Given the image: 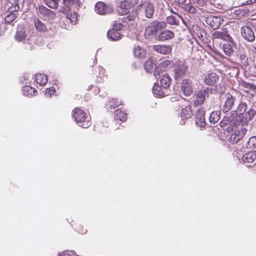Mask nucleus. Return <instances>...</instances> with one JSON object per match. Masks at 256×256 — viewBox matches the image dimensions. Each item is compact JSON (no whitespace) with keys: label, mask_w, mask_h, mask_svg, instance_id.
Segmentation results:
<instances>
[{"label":"nucleus","mask_w":256,"mask_h":256,"mask_svg":"<svg viewBox=\"0 0 256 256\" xmlns=\"http://www.w3.org/2000/svg\"><path fill=\"white\" fill-rule=\"evenodd\" d=\"M83 128H88V127H84Z\"/></svg>","instance_id":"nucleus-63"},{"label":"nucleus","mask_w":256,"mask_h":256,"mask_svg":"<svg viewBox=\"0 0 256 256\" xmlns=\"http://www.w3.org/2000/svg\"><path fill=\"white\" fill-rule=\"evenodd\" d=\"M23 94L26 96H34L37 93L34 88L30 86H24L22 87Z\"/></svg>","instance_id":"nucleus-37"},{"label":"nucleus","mask_w":256,"mask_h":256,"mask_svg":"<svg viewBox=\"0 0 256 256\" xmlns=\"http://www.w3.org/2000/svg\"><path fill=\"white\" fill-rule=\"evenodd\" d=\"M241 32L242 36L248 41L252 42L254 40V32L249 26H243L241 28Z\"/></svg>","instance_id":"nucleus-17"},{"label":"nucleus","mask_w":256,"mask_h":256,"mask_svg":"<svg viewBox=\"0 0 256 256\" xmlns=\"http://www.w3.org/2000/svg\"><path fill=\"white\" fill-rule=\"evenodd\" d=\"M256 2V0H248L246 2V4H254Z\"/></svg>","instance_id":"nucleus-57"},{"label":"nucleus","mask_w":256,"mask_h":256,"mask_svg":"<svg viewBox=\"0 0 256 256\" xmlns=\"http://www.w3.org/2000/svg\"><path fill=\"white\" fill-rule=\"evenodd\" d=\"M74 2V0H63V4L64 6L63 12H65L70 11Z\"/></svg>","instance_id":"nucleus-40"},{"label":"nucleus","mask_w":256,"mask_h":256,"mask_svg":"<svg viewBox=\"0 0 256 256\" xmlns=\"http://www.w3.org/2000/svg\"><path fill=\"white\" fill-rule=\"evenodd\" d=\"M76 229L78 232L81 234H84L87 232V230L86 228H84L82 226L80 227V226H78V227Z\"/></svg>","instance_id":"nucleus-53"},{"label":"nucleus","mask_w":256,"mask_h":256,"mask_svg":"<svg viewBox=\"0 0 256 256\" xmlns=\"http://www.w3.org/2000/svg\"><path fill=\"white\" fill-rule=\"evenodd\" d=\"M186 0H174V2L178 4H182L186 2Z\"/></svg>","instance_id":"nucleus-56"},{"label":"nucleus","mask_w":256,"mask_h":256,"mask_svg":"<svg viewBox=\"0 0 256 256\" xmlns=\"http://www.w3.org/2000/svg\"><path fill=\"white\" fill-rule=\"evenodd\" d=\"M95 11L100 14H106L108 12V7L104 2H98L95 5Z\"/></svg>","instance_id":"nucleus-24"},{"label":"nucleus","mask_w":256,"mask_h":256,"mask_svg":"<svg viewBox=\"0 0 256 256\" xmlns=\"http://www.w3.org/2000/svg\"><path fill=\"white\" fill-rule=\"evenodd\" d=\"M130 4V6L132 8L138 4V0H126Z\"/></svg>","instance_id":"nucleus-55"},{"label":"nucleus","mask_w":256,"mask_h":256,"mask_svg":"<svg viewBox=\"0 0 256 256\" xmlns=\"http://www.w3.org/2000/svg\"><path fill=\"white\" fill-rule=\"evenodd\" d=\"M183 8L186 11L192 14H196V9L194 8V7H192L191 4H190V2L189 3L184 4Z\"/></svg>","instance_id":"nucleus-47"},{"label":"nucleus","mask_w":256,"mask_h":256,"mask_svg":"<svg viewBox=\"0 0 256 256\" xmlns=\"http://www.w3.org/2000/svg\"><path fill=\"white\" fill-rule=\"evenodd\" d=\"M158 71H155L154 72V75L156 78H158L157 76H159V74L156 73Z\"/></svg>","instance_id":"nucleus-60"},{"label":"nucleus","mask_w":256,"mask_h":256,"mask_svg":"<svg viewBox=\"0 0 256 256\" xmlns=\"http://www.w3.org/2000/svg\"><path fill=\"white\" fill-rule=\"evenodd\" d=\"M256 158V151L250 152L244 154L242 156V160L244 162H252Z\"/></svg>","instance_id":"nucleus-33"},{"label":"nucleus","mask_w":256,"mask_h":256,"mask_svg":"<svg viewBox=\"0 0 256 256\" xmlns=\"http://www.w3.org/2000/svg\"><path fill=\"white\" fill-rule=\"evenodd\" d=\"M130 4L126 0L121 1L120 5L117 7L118 14L120 16L128 14L130 9L132 8Z\"/></svg>","instance_id":"nucleus-18"},{"label":"nucleus","mask_w":256,"mask_h":256,"mask_svg":"<svg viewBox=\"0 0 256 256\" xmlns=\"http://www.w3.org/2000/svg\"><path fill=\"white\" fill-rule=\"evenodd\" d=\"M59 256H78L74 252H64Z\"/></svg>","instance_id":"nucleus-52"},{"label":"nucleus","mask_w":256,"mask_h":256,"mask_svg":"<svg viewBox=\"0 0 256 256\" xmlns=\"http://www.w3.org/2000/svg\"><path fill=\"white\" fill-rule=\"evenodd\" d=\"M26 36V31L24 28H21L17 30L15 35V38L18 41L20 42L25 40Z\"/></svg>","instance_id":"nucleus-39"},{"label":"nucleus","mask_w":256,"mask_h":256,"mask_svg":"<svg viewBox=\"0 0 256 256\" xmlns=\"http://www.w3.org/2000/svg\"><path fill=\"white\" fill-rule=\"evenodd\" d=\"M181 90L186 96H190L194 92V86L190 78H184L181 82Z\"/></svg>","instance_id":"nucleus-8"},{"label":"nucleus","mask_w":256,"mask_h":256,"mask_svg":"<svg viewBox=\"0 0 256 256\" xmlns=\"http://www.w3.org/2000/svg\"><path fill=\"white\" fill-rule=\"evenodd\" d=\"M152 92L154 95L158 98H162L166 96L162 88L156 83L153 86Z\"/></svg>","instance_id":"nucleus-35"},{"label":"nucleus","mask_w":256,"mask_h":256,"mask_svg":"<svg viewBox=\"0 0 256 256\" xmlns=\"http://www.w3.org/2000/svg\"><path fill=\"white\" fill-rule=\"evenodd\" d=\"M188 70V66L184 62H178V64L175 66L174 70L176 78L178 79L184 76Z\"/></svg>","instance_id":"nucleus-13"},{"label":"nucleus","mask_w":256,"mask_h":256,"mask_svg":"<svg viewBox=\"0 0 256 256\" xmlns=\"http://www.w3.org/2000/svg\"><path fill=\"white\" fill-rule=\"evenodd\" d=\"M107 36L111 40L116 41L122 38V34L114 29H110L107 32Z\"/></svg>","instance_id":"nucleus-23"},{"label":"nucleus","mask_w":256,"mask_h":256,"mask_svg":"<svg viewBox=\"0 0 256 256\" xmlns=\"http://www.w3.org/2000/svg\"><path fill=\"white\" fill-rule=\"evenodd\" d=\"M123 28V25L120 23L114 22L113 24L112 29H114L118 31L121 30Z\"/></svg>","instance_id":"nucleus-51"},{"label":"nucleus","mask_w":256,"mask_h":256,"mask_svg":"<svg viewBox=\"0 0 256 256\" xmlns=\"http://www.w3.org/2000/svg\"><path fill=\"white\" fill-rule=\"evenodd\" d=\"M192 115V110L191 106L188 105L182 108L180 113V117L182 118L180 122V124H184L186 122V120H187L188 118H190Z\"/></svg>","instance_id":"nucleus-15"},{"label":"nucleus","mask_w":256,"mask_h":256,"mask_svg":"<svg viewBox=\"0 0 256 256\" xmlns=\"http://www.w3.org/2000/svg\"><path fill=\"white\" fill-rule=\"evenodd\" d=\"M134 54L136 58L143 59L146 58V52L145 50L138 46L134 49Z\"/></svg>","instance_id":"nucleus-28"},{"label":"nucleus","mask_w":256,"mask_h":256,"mask_svg":"<svg viewBox=\"0 0 256 256\" xmlns=\"http://www.w3.org/2000/svg\"><path fill=\"white\" fill-rule=\"evenodd\" d=\"M174 37V33L170 30H165L160 33L158 36V40L164 41Z\"/></svg>","instance_id":"nucleus-26"},{"label":"nucleus","mask_w":256,"mask_h":256,"mask_svg":"<svg viewBox=\"0 0 256 256\" xmlns=\"http://www.w3.org/2000/svg\"><path fill=\"white\" fill-rule=\"evenodd\" d=\"M172 62L168 60H164L160 62L159 65V68L162 71H165V70L172 64Z\"/></svg>","instance_id":"nucleus-45"},{"label":"nucleus","mask_w":256,"mask_h":256,"mask_svg":"<svg viewBox=\"0 0 256 256\" xmlns=\"http://www.w3.org/2000/svg\"><path fill=\"white\" fill-rule=\"evenodd\" d=\"M156 66L154 58L150 57L145 62L144 68L147 72H152Z\"/></svg>","instance_id":"nucleus-25"},{"label":"nucleus","mask_w":256,"mask_h":256,"mask_svg":"<svg viewBox=\"0 0 256 256\" xmlns=\"http://www.w3.org/2000/svg\"><path fill=\"white\" fill-rule=\"evenodd\" d=\"M104 69L100 66L95 68L94 69V75L96 76V80L98 82H102V80L104 78Z\"/></svg>","instance_id":"nucleus-29"},{"label":"nucleus","mask_w":256,"mask_h":256,"mask_svg":"<svg viewBox=\"0 0 256 256\" xmlns=\"http://www.w3.org/2000/svg\"><path fill=\"white\" fill-rule=\"evenodd\" d=\"M36 14L38 16L44 19H54L56 18L55 13L45 6L39 5L36 8Z\"/></svg>","instance_id":"nucleus-6"},{"label":"nucleus","mask_w":256,"mask_h":256,"mask_svg":"<svg viewBox=\"0 0 256 256\" xmlns=\"http://www.w3.org/2000/svg\"><path fill=\"white\" fill-rule=\"evenodd\" d=\"M222 48L224 53L228 56H230L233 52L232 48L229 44H223Z\"/></svg>","instance_id":"nucleus-41"},{"label":"nucleus","mask_w":256,"mask_h":256,"mask_svg":"<svg viewBox=\"0 0 256 256\" xmlns=\"http://www.w3.org/2000/svg\"><path fill=\"white\" fill-rule=\"evenodd\" d=\"M138 18V13L136 10H132L128 12L126 16L123 18V20L126 22H135Z\"/></svg>","instance_id":"nucleus-36"},{"label":"nucleus","mask_w":256,"mask_h":256,"mask_svg":"<svg viewBox=\"0 0 256 256\" xmlns=\"http://www.w3.org/2000/svg\"><path fill=\"white\" fill-rule=\"evenodd\" d=\"M171 12H172L174 14H176V16H168L166 19V23H168L171 25H177L179 23L178 19L182 18L180 14L174 12L172 10H171Z\"/></svg>","instance_id":"nucleus-30"},{"label":"nucleus","mask_w":256,"mask_h":256,"mask_svg":"<svg viewBox=\"0 0 256 256\" xmlns=\"http://www.w3.org/2000/svg\"><path fill=\"white\" fill-rule=\"evenodd\" d=\"M246 147L249 149H254L256 147V136H252L249 138L246 144Z\"/></svg>","instance_id":"nucleus-42"},{"label":"nucleus","mask_w":256,"mask_h":256,"mask_svg":"<svg viewBox=\"0 0 256 256\" xmlns=\"http://www.w3.org/2000/svg\"><path fill=\"white\" fill-rule=\"evenodd\" d=\"M164 0L168 2L170 1V0Z\"/></svg>","instance_id":"nucleus-62"},{"label":"nucleus","mask_w":256,"mask_h":256,"mask_svg":"<svg viewBox=\"0 0 256 256\" xmlns=\"http://www.w3.org/2000/svg\"><path fill=\"white\" fill-rule=\"evenodd\" d=\"M72 116L77 124L82 123L88 118L86 112L78 108H76L72 111Z\"/></svg>","instance_id":"nucleus-10"},{"label":"nucleus","mask_w":256,"mask_h":256,"mask_svg":"<svg viewBox=\"0 0 256 256\" xmlns=\"http://www.w3.org/2000/svg\"><path fill=\"white\" fill-rule=\"evenodd\" d=\"M230 129H217L216 131L218 137L221 140H226L230 136Z\"/></svg>","instance_id":"nucleus-27"},{"label":"nucleus","mask_w":256,"mask_h":256,"mask_svg":"<svg viewBox=\"0 0 256 256\" xmlns=\"http://www.w3.org/2000/svg\"><path fill=\"white\" fill-rule=\"evenodd\" d=\"M208 96V88L196 91L193 95L194 105L197 107L202 104L206 100V96Z\"/></svg>","instance_id":"nucleus-4"},{"label":"nucleus","mask_w":256,"mask_h":256,"mask_svg":"<svg viewBox=\"0 0 256 256\" xmlns=\"http://www.w3.org/2000/svg\"><path fill=\"white\" fill-rule=\"evenodd\" d=\"M254 48L255 50V52H256V44H255V46H254Z\"/></svg>","instance_id":"nucleus-61"},{"label":"nucleus","mask_w":256,"mask_h":256,"mask_svg":"<svg viewBox=\"0 0 256 256\" xmlns=\"http://www.w3.org/2000/svg\"><path fill=\"white\" fill-rule=\"evenodd\" d=\"M214 52L218 56H220V57L222 56V54L220 52H219L218 51H214Z\"/></svg>","instance_id":"nucleus-59"},{"label":"nucleus","mask_w":256,"mask_h":256,"mask_svg":"<svg viewBox=\"0 0 256 256\" xmlns=\"http://www.w3.org/2000/svg\"><path fill=\"white\" fill-rule=\"evenodd\" d=\"M121 104V102H120L118 98H112L110 100L108 108L110 109H113Z\"/></svg>","instance_id":"nucleus-43"},{"label":"nucleus","mask_w":256,"mask_h":256,"mask_svg":"<svg viewBox=\"0 0 256 256\" xmlns=\"http://www.w3.org/2000/svg\"><path fill=\"white\" fill-rule=\"evenodd\" d=\"M56 89L54 87L52 86L46 88L45 90V95L48 97H50L54 94Z\"/></svg>","instance_id":"nucleus-50"},{"label":"nucleus","mask_w":256,"mask_h":256,"mask_svg":"<svg viewBox=\"0 0 256 256\" xmlns=\"http://www.w3.org/2000/svg\"><path fill=\"white\" fill-rule=\"evenodd\" d=\"M242 85L244 87L256 90V83H250L245 81L242 82Z\"/></svg>","instance_id":"nucleus-48"},{"label":"nucleus","mask_w":256,"mask_h":256,"mask_svg":"<svg viewBox=\"0 0 256 256\" xmlns=\"http://www.w3.org/2000/svg\"><path fill=\"white\" fill-rule=\"evenodd\" d=\"M205 113L204 109L202 108L198 109L196 116V124L197 126L204 128L206 126Z\"/></svg>","instance_id":"nucleus-14"},{"label":"nucleus","mask_w":256,"mask_h":256,"mask_svg":"<svg viewBox=\"0 0 256 256\" xmlns=\"http://www.w3.org/2000/svg\"><path fill=\"white\" fill-rule=\"evenodd\" d=\"M138 8L144 14L146 18H151L152 17L154 14V7L152 2H145L139 5Z\"/></svg>","instance_id":"nucleus-7"},{"label":"nucleus","mask_w":256,"mask_h":256,"mask_svg":"<svg viewBox=\"0 0 256 256\" xmlns=\"http://www.w3.org/2000/svg\"><path fill=\"white\" fill-rule=\"evenodd\" d=\"M58 0H44V2L48 7L51 8H58Z\"/></svg>","instance_id":"nucleus-46"},{"label":"nucleus","mask_w":256,"mask_h":256,"mask_svg":"<svg viewBox=\"0 0 256 256\" xmlns=\"http://www.w3.org/2000/svg\"><path fill=\"white\" fill-rule=\"evenodd\" d=\"M248 106L244 102H240L236 110L234 112L236 116H233L228 121H230V126H244L248 125L256 114V110L250 108L247 112Z\"/></svg>","instance_id":"nucleus-1"},{"label":"nucleus","mask_w":256,"mask_h":256,"mask_svg":"<svg viewBox=\"0 0 256 256\" xmlns=\"http://www.w3.org/2000/svg\"><path fill=\"white\" fill-rule=\"evenodd\" d=\"M220 119V112L214 111L210 116V124H215Z\"/></svg>","instance_id":"nucleus-38"},{"label":"nucleus","mask_w":256,"mask_h":256,"mask_svg":"<svg viewBox=\"0 0 256 256\" xmlns=\"http://www.w3.org/2000/svg\"><path fill=\"white\" fill-rule=\"evenodd\" d=\"M34 23L36 29L40 32H44L46 30L47 28L39 18H35L34 20Z\"/></svg>","instance_id":"nucleus-34"},{"label":"nucleus","mask_w":256,"mask_h":256,"mask_svg":"<svg viewBox=\"0 0 256 256\" xmlns=\"http://www.w3.org/2000/svg\"><path fill=\"white\" fill-rule=\"evenodd\" d=\"M232 118V116H230V117L224 116L223 120H222L220 123V126L221 127H224V126H226L228 125V126H230L235 127L234 126H230V121L229 120L228 121V120H230Z\"/></svg>","instance_id":"nucleus-49"},{"label":"nucleus","mask_w":256,"mask_h":256,"mask_svg":"<svg viewBox=\"0 0 256 256\" xmlns=\"http://www.w3.org/2000/svg\"><path fill=\"white\" fill-rule=\"evenodd\" d=\"M128 113L126 110H122L119 108L114 112V119L116 121H119L120 122H125L127 119Z\"/></svg>","instance_id":"nucleus-20"},{"label":"nucleus","mask_w":256,"mask_h":256,"mask_svg":"<svg viewBox=\"0 0 256 256\" xmlns=\"http://www.w3.org/2000/svg\"><path fill=\"white\" fill-rule=\"evenodd\" d=\"M219 80V76L215 72H210L204 76L203 82L208 86H213Z\"/></svg>","instance_id":"nucleus-16"},{"label":"nucleus","mask_w":256,"mask_h":256,"mask_svg":"<svg viewBox=\"0 0 256 256\" xmlns=\"http://www.w3.org/2000/svg\"><path fill=\"white\" fill-rule=\"evenodd\" d=\"M77 14L74 12H70L66 15V18L70 20V22L76 24L78 20Z\"/></svg>","instance_id":"nucleus-44"},{"label":"nucleus","mask_w":256,"mask_h":256,"mask_svg":"<svg viewBox=\"0 0 256 256\" xmlns=\"http://www.w3.org/2000/svg\"><path fill=\"white\" fill-rule=\"evenodd\" d=\"M35 82L40 86H44L48 82V77L44 74H37L35 75Z\"/></svg>","instance_id":"nucleus-31"},{"label":"nucleus","mask_w":256,"mask_h":256,"mask_svg":"<svg viewBox=\"0 0 256 256\" xmlns=\"http://www.w3.org/2000/svg\"><path fill=\"white\" fill-rule=\"evenodd\" d=\"M254 60L253 58L248 56L246 53H240L239 55V62L244 66H250Z\"/></svg>","instance_id":"nucleus-21"},{"label":"nucleus","mask_w":256,"mask_h":256,"mask_svg":"<svg viewBox=\"0 0 256 256\" xmlns=\"http://www.w3.org/2000/svg\"><path fill=\"white\" fill-rule=\"evenodd\" d=\"M166 26V24L164 22H158L157 20H152L146 28L144 36L146 38L155 35L158 31L164 28Z\"/></svg>","instance_id":"nucleus-2"},{"label":"nucleus","mask_w":256,"mask_h":256,"mask_svg":"<svg viewBox=\"0 0 256 256\" xmlns=\"http://www.w3.org/2000/svg\"><path fill=\"white\" fill-rule=\"evenodd\" d=\"M19 9V6L18 5H15L13 6H11L10 8V13L6 16L5 18V21L7 23H10L14 22L16 18V14L15 13L12 12H16Z\"/></svg>","instance_id":"nucleus-22"},{"label":"nucleus","mask_w":256,"mask_h":256,"mask_svg":"<svg viewBox=\"0 0 256 256\" xmlns=\"http://www.w3.org/2000/svg\"><path fill=\"white\" fill-rule=\"evenodd\" d=\"M216 39H220L228 42H232V38L230 36L228 32L224 29L222 31H214L212 34V40H214Z\"/></svg>","instance_id":"nucleus-12"},{"label":"nucleus","mask_w":256,"mask_h":256,"mask_svg":"<svg viewBox=\"0 0 256 256\" xmlns=\"http://www.w3.org/2000/svg\"><path fill=\"white\" fill-rule=\"evenodd\" d=\"M236 98L235 96L230 93H228L226 95V100L222 106V110L224 112H227L230 110L235 104Z\"/></svg>","instance_id":"nucleus-9"},{"label":"nucleus","mask_w":256,"mask_h":256,"mask_svg":"<svg viewBox=\"0 0 256 256\" xmlns=\"http://www.w3.org/2000/svg\"><path fill=\"white\" fill-rule=\"evenodd\" d=\"M200 14L207 16L216 11V7L211 2L204 0H194Z\"/></svg>","instance_id":"nucleus-3"},{"label":"nucleus","mask_w":256,"mask_h":256,"mask_svg":"<svg viewBox=\"0 0 256 256\" xmlns=\"http://www.w3.org/2000/svg\"><path fill=\"white\" fill-rule=\"evenodd\" d=\"M247 129H230L228 140L232 144H235L242 139L245 134Z\"/></svg>","instance_id":"nucleus-5"},{"label":"nucleus","mask_w":256,"mask_h":256,"mask_svg":"<svg viewBox=\"0 0 256 256\" xmlns=\"http://www.w3.org/2000/svg\"><path fill=\"white\" fill-rule=\"evenodd\" d=\"M223 20L221 16H210L206 18V22L212 29L216 30L220 27Z\"/></svg>","instance_id":"nucleus-11"},{"label":"nucleus","mask_w":256,"mask_h":256,"mask_svg":"<svg viewBox=\"0 0 256 256\" xmlns=\"http://www.w3.org/2000/svg\"><path fill=\"white\" fill-rule=\"evenodd\" d=\"M153 49L156 52L163 54H170L172 52V48L169 45L158 44L153 46Z\"/></svg>","instance_id":"nucleus-19"},{"label":"nucleus","mask_w":256,"mask_h":256,"mask_svg":"<svg viewBox=\"0 0 256 256\" xmlns=\"http://www.w3.org/2000/svg\"><path fill=\"white\" fill-rule=\"evenodd\" d=\"M254 72L256 73V59L253 60Z\"/></svg>","instance_id":"nucleus-58"},{"label":"nucleus","mask_w":256,"mask_h":256,"mask_svg":"<svg viewBox=\"0 0 256 256\" xmlns=\"http://www.w3.org/2000/svg\"><path fill=\"white\" fill-rule=\"evenodd\" d=\"M190 4H191L192 6V7H194V8L196 9V14H200L199 10L197 8V6L195 4V2H194V0H190Z\"/></svg>","instance_id":"nucleus-54"},{"label":"nucleus","mask_w":256,"mask_h":256,"mask_svg":"<svg viewBox=\"0 0 256 256\" xmlns=\"http://www.w3.org/2000/svg\"><path fill=\"white\" fill-rule=\"evenodd\" d=\"M160 82L162 88L164 89H168L172 84V79L168 74H164L160 78Z\"/></svg>","instance_id":"nucleus-32"}]
</instances>
